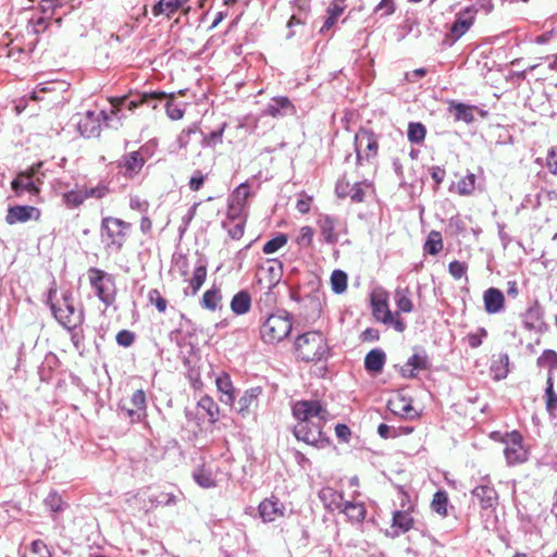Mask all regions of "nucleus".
<instances>
[{"instance_id": "obj_1", "label": "nucleus", "mask_w": 557, "mask_h": 557, "mask_svg": "<svg viewBox=\"0 0 557 557\" xmlns=\"http://www.w3.org/2000/svg\"><path fill=\"white\" fill-rule=\"evenodd\" d=\"M293 414L298 420L293 430L298 441L317 448H323L329 444L322 426L323 422L329 420L330 413L320 401H296L293 406Z\"/></svg>"}, {"instance_id": "obj_2", "label": "nucleus", "mask_w": 557, "mask_h": 557, "mask_svg": "<svg viewBox=\"0 0 557 557\" xmlns=\"http://www.w3.org/2000/svg\"><path fill=\"white\" fill-rule=\"evenodd\" d=\"M290 331L292 318L282 310L265 317L260 326V336L264 343L275 344L287 337Z\"/></svg>"}, {"instance_id": "obj_3", "label": "nucleus", "mask_w": 557, "mask_h": 557, "mask_svg": "<svg viewBox=\"0 0 557 557\" xmlns=\"http://www.w3.org/2000/svg\"><path fill=\"white\" fill-rule=\"evenodd\" d=\"M297 356L306 361H319L327 352V345L320 332H308L297 337L295 342Z\"/></svg>"}, {"instance_id": "obj_4", "label": "nucleus", "mask_w": 557, "mask_h": 557, "mask_svg": "<svg viewBox=\"0 0 557 557\" xmlns=\"http://www.w3.org/2000/svg\"><path fill=\"white\" fill-rule=\"evenodd\" d=\"M131 230V223L121 219L107 216L101 221L100 236L107 249L120 251Z\"/></svg>"}, {"instance_id": "obj_5", "label": "nucleus", "mask_w": 557, "mask_h": 557, "mask_svg": "<svg viewBox=\"0 0 557 557\" xmlns=\"http://www.w3.org/2000/svg\"><path fill=\"white\" fill-rule=\"evenodd\" d=\"M50 308L58 322L69 331L77 329L84 321L83 311L76 310L74 307L71 292L63 294L60 305L51 302Z\"/></svg>"}, {"instance_id": "obj_6", "label": "nucleus", "mask_w": 557, "mask_h": 557, "mask_svg": "<svg viewBox=\"0 0 557 557\" xmlns=\"http://www.w3.org/2000/svg\"><path fill=\"white\" fill-rule=\"evenodd\" d=\"M88 275L98 298L107 306L111 305L115 299L114 277L97 268H90Z\"/></svg>"}, {"instance_id": "obj_7", "label": "nucleus", "mask_w": 557, "mask_h": 557, "mask_svg": "<svg viewBox=\"0 0 557 557\" xmlns=\"http://www.w3.org/2000/svg\"><path fill=\"white\" fill-rule=\"evenodd\" d=\"M500 443L505 445L504 455L508 466L520 465L528 460L529 453L523 445V436L520 432H506Z\"/></svg>"}, {"instance_id": "obj_8", "label": "nucleus", "mask_w": 557, "mask_h": 557, "mask_svg": "<svg viewBox=\"0 0 557 557\" xmlns=\"http://www.w3.org/2000/svg\"><path fill=\"white\" fill-rule=\"evenodd\" d=\"M377 136L368 128H360L355 135V150L357 163L362 164L363 160L370 161L377 154Z\"/></svg>"}, {"instance_id": "obj_9", "label": "nucleus", "mask_w": 557, "mask_h": 557, "mask_svg": "<svg viewBox=\"0 0 557 557\" xmlns=\"http://www.w3.org/2000/svg\"><path fill=\"white\" fill-rule=\"evenodd\" d=\"M251 196L248 182L238 185L228 197L227 218L236 221L246 218L248 198Z\"/></svg>"}, {"instance_id": "obj_10", "label": "nucleus", "mask_w": 557, "mask_h": 557, "mask_svg": "<svg viewBox=\"0 0 557 557\" xmlns=\"http://www.w3.org/2000/svg\"><path fill=\"white\" fill-rule=\"evenodd\" d=\"M165 94L164 92H152V94H145L141 96H138L136 99H128L127 97H121V98H112L110 100L111 103V110L110 113L112 115L119 114L123 109H127L129 111L137 108L140 103H147L150 104L153 109L157 108V101L164 99Z\"/></svg>"}, {"instance_id": "obj_11", "label": "nucleus", "mask_w": 557, "mask_h": 557, "mask_svg": "<svg viewBox=\"0 0 557 557\" xmlns=\"http://www.w3.org/2000/svg\"><path fill=\"white\" fill-rule=\"evenodd\" d=\"M369 187L370 184L366 181L350 183L346 176H343L336 183L335 193L339 198H350L354 202H362Z\"/></svg>"}, {"instance_id": "obj_12", "label": "nucleus", "mask_w": 557, "mask_h": 557, "mask_svg": "<svg viewBox=\"0 0 557 557\" xmlns=\"http://www.w3.org/2000/svg\"><path fill=\"white\" fill-rule=\"evenodd\" d=\"M40 166L41 163L33 165L27 171L18 173L12 181L11 186L16 196H21L24 193H29L30 195H37L39 193L37 185L38 180L35 181L34 176Z\"/></svg>"}, {"instance_id": "obj_13", "label": "nucleus", "mask_w": 557, "mask_h": 557, "mask_svg": "<svg viewBox=\"0 0 557 557\" xmlns=\"http://www.w3.org/2000/svg\"><path fill=\"white\" fill-rule=\"evenodd\" d=\"M101 119L108 120L109 115L104 111L99 113L87 111L77 122L79 133L87 138L98 136L100 134Z\"/></svg>"}, {"instance_id": "obj_14", "label": "nucleus", "mask_w": 557, "mask_h": 557, "mask_svg": "<svg viewBox=\"0 0 557 557\" xmlns=\"http://www.w3.org/2000/svg\"><path fill=\"white\" fill-rule=\"evenodd\" d=\"M40 219V211L33 206H14L8 209L5 222L9 225L16 223H25L29 220L38 221Z\"/></svg>"}, {"instance_id": "obj_15", "label": "nucleus", "mask_w": 557, "mask_h": 557, "mask_svg": "<svg viewBox=\"0 0 557 557\" xmlns=\"http://www.w3.org/2000/svg\"><path fill=\"white\" fill-rule=\"evenodd\" d=\"M69 85L64 81H51L41 83L37 86V88L30 94V99L34 101H44V95H50V101H55L59 99V95L67 90Z\"/></svg>"}, {"instance_id": "obj_16", "label": "nucleus", "mask_w": 557, "mask_h": 557, "mask_svg": "<svg viewBox=\"0 0 557 557\" xmlns=\"http://www.w3.org/2000/svg\"><path fill=\"white\" fill-rule=\"evenodd\" d=\"M411 398L398 393L394 398L387 403V408L396 416L404 419H416L419 417L418 411L411 405Z\"/></svg>"}, {"instance_id": "obj_17", "label": "nucleus", "mask_w": 557, "mask_h": 557, "mask_svg": "<svg viewBox=\"0 0 557 557\" xmlns=\"http://www.w3.org/2000/svg\"><path fill=\"white\" fill-rule=\"evenodd\" d=\"M473 499L478 500L480 507L484 510L496 508L498 504V494L496 490L488 484H483L472 490Z\"/></svg>"}, {"instance_id": "obj_18", "label": "nucleus", "mask_w": 557, "mask_h": 557, "mask_svg": "<svg viewBox=\"0 0 557 557\" xmlns=\"http://www.w3.org/2000/svg\"><path fill=\"white\" fill-rule=\"evenodd\" d=\"M262 393V388L251 387L247 389L238 399L235 410L243 417H247L252 410L258 408L259 396Z\"/></svg>"}, {"instance_id": "obj_19", "label": "nucleus", "mask_w": 557, "mask_h": 557, "mask_svg": "<svg viewBox=\"0 0 557 557\" xmlns=\"http://www.w3.org/2000/svg\"><path fill=\"white\" fill-rule=\"evenodd\" d=\"M258 511L264 522H273L284 516L285 506L277 498L271 497L259 504Z\"/></svg>"}, {"instance_id": "obj_20", "label": "nucleus", "mask_w": 557, "mask_h": 557, "mask_svg": "<svg viewBox=\"0 0 557 557\" xmlns=\"http://www.w3.org/2000/svg\"><path fill=\"white\" fill-rule=\"evenodd\" d=\"M474 8L469 7L456 15V20L450 27L451 36L455 39L460 38L472 26L474 21Z\"/></svg>"}, {"instance_id": "obj_21", "label": "nucleus", "mask_w": 557, "mask_h": 557, "mask_svg": "<svg viewBox=\"0 0 557 557\" xmlns=\"http://www.w3.org/2000/svg\"><path fill=\"white\" fill-rule=\"evenodd\" d=\"M484 309L488 314H495L504 310L505 296L495 287L487 288L483 294Z\"/></svg>"}, {"instance_id": "obj_22", "label": "nucleus", "mask_w": 557, "mask_h": 557, "mask_svg": "<svg viewBox=\"0 0 557 557\" xmlns=\"http://www.w3.org/2000/svg\"><path fill=\"white\" fill-rule=\"evenodd\" d=\"M295 113V107L287 97L272 98L264 109V114L278 117Z\"/></svg>"}, {"instance_id": "obj_23", "label": "nucleus", "mask_w": 557, "mask_h": 557, "mask_svg": "<svg viewBox=\"0 0 557 557\" xmlns=\"http://www.w3.org/2000/svg\"><path fill=\"white\" fill-rule=\"evenodd\" d=\"M317 224L325 243L334 245L338 242V235L335 232L337 220L327 214L319 215Z\"/></svg>"}, {"instance_id": "obj_24", "label": "nucleus", "mask_w": 557, "mask_h": 557, "mask_svg": "<svg viewBox=\"0 0 557 557\" xmlns=\"http://www.w3.org/2000/svg\"><path fill=\"white\" fill-rule=\"evenodd\" d=\"M373 315L377 321L387 323L392 320V311L389 310L387 297L384 294H373L371 297Z\"/></svg>"}, {"instance_id": "obj_25", "label": "nucleus", "mask_w": 557, "mask_h": 557, "mask_svg": "<svg viewBox=\"0 0 557 557\" xmlns=\"http://www.w3.org/2000/svg\"><path fill=\"white\" fill-rule=\"evenodd\" d=\"M319 498L325 509L334 511L343 506V495L334 488L326 486L319 492Z\"/></svg>"}, {"instance_id": "obj_26", "label": "nucleus", "mask_w": 557, "mask_h": 557, "mask_svg": "<svg viewBox=\"0 0 557 557\" xmlns=\"http://www.w3.org/2000/svg\"><path fill=\"white\" fill-rule=\"evenodd\" d=\"M215 385L218 391L222 394L221 401L226 405H233L234 397V387L232 380L228 374L222 373L215 379Z\"/></svg>"}, {"instance_id": "obj_27", "label": "nucleus", "mask_w": 557, "mask_h": 557, "mask_svg": "<svg viewBox=\"0 0 557 557\" xmlns=\"http://www.w3.org/2000/svg\"><path fill=\"white\" fill-rule=\"evenodd\" d=\"M543 309L535 301L523 314V324L527 330H540L543 324Z\"/></svg>"}, {"instance_id": "obj_28", "label": "nucleus", "mask_w": 557, "mask_h": 557, "mask_svg": "<svg viewBox=\"0 0 557 557\" xmlns=\"http://www.w3.org/2000/svg\"><path fill=\"white\" fill-rule=\"evenodd\" d=\"M260 274H265L270 287H275L283 275V264L277 260H269L260 268Z\"/></svg>"}, {"instance_id": "obj_29", "label": "nucleus", "mask_w": 557, "mask_h": 557, "mask_svg": "<svg viewBox=\"0 0 557 557\" xmlns=\"http://www.w3.org/2000/svg\"><path fill=\"white\" fill-rule=\"evenodd\" d=\"M385 361L386 355L382 349H372L364 358V368L368 372L380 373Z\"/></svg>"}, {"instance_id": "obj_30", "label": "nucleus", "mask_w": 557, "mask_h": 557, "mask_svg": "<svg viewBox=\"0 0 557 557\" xmlns=\"http://www.w3.org/2000/svg\"><path fill=\"white\" fill-rule=\"evenodd\" d=\"M341 511L351 522L360 523L364 520L367 510L363 503L345 502L341 508Z\"/></svg>"}, {"instance_id": "obj_31", "label": "nucleus", "mask_w": 557, "mask_h": 557, "mask_svg": "<svg viewBox=\"0 0 557 557\" xmlns=\"http://www.w3.org/2000/svg\"><path fill=\"white\" fill-rule=\"evenodd\" d=\"M250 307L251 297L247 290L238 292L231 300V309L237 315L247 313L250 310Z\"/></svg>"}, {"instance_id": "obj_32", "label": "nucleus", "mask_w": 557, "mask_h": 557, "mask_svg": "<svg viewBox=\"0 0 557 557\" xmlns=\"http://www.w3.org/2000/svg\"><path fill=\"white\" fill-rule=\"evenodd\" d=\"M207 277V267L205 263L199 262V264L195 268L191 278L189 280V289L185 290V295L195 296L200 287L203 285Z\"/></svg>"}, {"instance_id": "obj_33", "label": "nucleus", "mask_w": 557, "mask_h": 557, "mask_svg": "<svg viewBox=\"0 0 557 557\" xmlns=\"http://www.w3.org/2000/svg\"><path fill=\"white\" fill-rule=\"evenodd\" d=\"M147 498L150 506L146 508V511H149L159 506H174L177 503V496L172 492H160L157 495L151 494L148 495Z\"/></svg>"}, {"instance_id": "obj_34", "label": "nucleus", "mask_w": 557, "mask_h": 557, "mask_svg": "<svg viewBox=\"0 0 557 557\" xmlns=\"http://www.w3.org/2000/svg\"><path fill=\"white\" fill-rule=\"evenodd\" d=\"M393 528L406 533L413 527V519L408 510H397L393 515Z\"/></svg>"}, {"instance_id": "obj_35", "label": "nucleus", "mask_w": 557, "mask_h": 557, "mask_svg": "<svg viewBox=\"0 0 557 557\" xmlns=\"http://www.w3.org/2000/svg\"><path fill=\"white\" fill-rule=\"evenodd\" d=\"M145 160L138 151L131 152L124 157L125 172L128 176L137 174L144 166Z\"/></svg>"}, {"instance_id": "obj_36", "label": "nucleus", "mask_w": 557, "mask_h": 557, "mask_svg": "<svg viewBox=\"0 0 557 557\" xmlns=\"http://www.w3.org/2000/svg\"><path fill=\"white\" fill-rule=\"evenodd\" d=\"M273 287L268 288L267 292H264L259 299L256 302V307L260 312H264L268 317L270 313V310L273 309L276 305V295L272 290Z\"/></svg>"}, {"instance_id": "obj_37", "label": "nucleus", "mask_w": 557, "mask_h": 557, "mask_svg": "<svg viewBox=\"0 0 557 557\" xmlns=\"http://www.w3.org/2000/svg\"><path fill=\"white\" fill-rule=\"evenodd\" d=\"M221 292L216 287L208 289L201 299V306L210 311H215L221 302Z\"/></svg>"}, {"instance_id": "obj_38", "label": "nucleus", "mask_w": 557, "mask_h": 557, "mask_svg": "<svg viewBox=\"0 0 557 557\" xmlns=\"http://www.w3.org/2000/svg\"><path fill=\"white\" fill-rule=\"evenodd\" d=\"M509 357L507 354H500L497 360H494L491 366V371L495 380H503L508 375Z\"/></svg>"}, {"instance_id": "obj_39", "label": "nucleus", "mask_w": 557, "mask_h": 557, "mask_svg": "<svg viewBox=\"0 0 557 557\" xmlns=\"http://www.w3.org/2000/svg\"><path fill=\"white\" fill-rule=\"evenodd\" d=\"M199 409L203 410L209 418V421L214 423L219 416V406L210 396H202L198 401Z\"/></svg>"}, {"instance_id": "obj_40", "label": "nucleus", "mask_w": 557, "mask_h": 557, "mask_svg": "<svg viewBox=\"0 0 557 557\" xmlns=\"http://www.w3.org/2000/svg\"><path fill=\"white\" fill-rule=\"evenodd\" d=\"M426 135L425 126L420 122H410L408 125L407 137L412 144L420 145L424 141Z\"/></svg>"}, {"instance_id": "obj_41", "label": "nucleus", "mask_w": 557, "mask_h": 557, "mask_svg": "<svg viewBox=\"0 0 557 557\" xmlns=\"http://www.w3.org/2000/svg\"><path fill=\"white\" fill-rule=\"evenodd\" d=\"M395 301L398 310L401 312H411L413 309L412 301L410 299V290L408 288L398 287L395 290Z\"/></svg>"}, {"instance_id": "obj_42", "label": "nucleus", "mask_w": 557, "mask_h": 557, "mask_svg": "<svg viewBox=\"0 0 557 557\" xmlns=\"http://www.w3.org/2000/svg\"><path fill=\"white\" fill-rule=\"evenodd\" d=\"M193 478L196 483L203 488H211L216 485L215 479L210 470L201 467L194 471Z\"/></svg>"}, {"instance_id": "obj_43", "label": "nucleus", "mask_w": 557, "mask_h": 557, "mask_svg": "<svg viewBox=\"0 0 557 557\" xmlns=\"http://www.w3.org/2000/svg\"><path fill=\"white\" fill-rule=\"evenodd\" d=\"M181 7V0H160L152 8L153 15L158 16L160 14H164L170 16L175 13Z\"/></svg>"}, {"instance_id": "obj_44", "label": "nucleus", "mask_w": 557, "mask_h": 557, "mask_svg": "<svg viewBox=\"0 0 557 557\" xmlns=\"http://www.w3.org/2000/svg\"><path fill=\"white\" fill-rule=\"evenodd\" d=\"M443 249V239L440 232L432 231L424 244V251L430 255H437Z\"/></svg>"}, {"instance_id": "obj_45", "label": "nucleus", "mask_w": 557, "mask_h": 557, "mask_svg": "<svg viewBox=\"0 0 557 557\" xmlns=\"http://www.w3.org/2000/svg\"><path fill=\"white\" fill-rule=\"evenodd\" d=\"M451 110L454 111L457 121L471 123L474 120L473 108L465 103H453Z\"/></svg>"}, {"instance_id": "obj_46", "label": "nucleus", "mask_w": 557, "mask_h": 557, "mask_svg": "<svg viewBox=\"0 0 557 557\" xmlns=\"http://www.w3.org/2000/svg\"><path fill=\"white\" fill-rule=\"evenodd\" d=\"M545 397H546V410L550 416H555V412L557 410V394L554 392L553 388V377L552 375H548L547 382H546V389H545Z\"/></svg>"}, {"instance_id": "obj_47", "label": "nucleus", "mask_w": 557, "mask_h": 557, "mask_svg": "<svg viewBox=\"0 0 557 557\" xmlns=\"http://www.w3.org/2000/svg\"><path fill=\"white\" fill-rule=\"evenodd\" d=\"M475 175L472 173L467 174L460 178L456 184V191L461 196H468L472 194L475 188Z\"/></svg>"}, {"instance_id": "obj_48", "label": "nucleus", "mask_w": 557, "mask_h": 557, "mask_svg": "<svg viewBox=\"0 0 557 557\" xmlns=\"http://www.w3.org/2000/svg\"><path fill=\"white\" fill-rule=\"evenodd\" d=\"M331 285L335 294H342L347 289V274L342 270L333 271Z\"/></svg>"}, {"instance_id": "obj_49", "label": "nucleus", "mask_w": 557, "mask_h": 557, "mask_svg": "<svg viewBox=\"0 0 557 557\" xmlns=\"http://www.w3.org/2000/svg\"><path fill=\"white\" fill-rule=\"evenodd\" d=\"M537 366L547 368L550 371L557 369V352L552 349H546L537 358Z\"/></svg>"}, {"instance_id": "obj_50", "label": "nucleus", "mask_w": 557, "mask_h": 557, "mask_svg": "<svg viewBox=\"0 0 557 557\" xmlns=\"http://www.w3.org/2000/svg\"><path fill=\"white\" fill-rule=\"evenodd\" d=\"M447 493L444 491H438L433 496L432 509L438 515L445 517L447 516Z\"/></svg>"}, {"instance_id": "obj_51", "label": "nucleus", "mask_w": 557, "mask_h": 557, "mask_svg": "<svg viewBox=\"0 0 557 557\" xmlns=\"http://www.w3.org/2000/svg\"><path fill=\"white\" fill-rule=\"evenodd\" d=\"M61 21L62 18L61 17H58V18H54L52 22H51V18L50 16H40L36 20H32V23H33V32L35 34H39V33H42L45 32L46 29H48L51 25H55L57 27H60V24H61Z\"/></svg>"}, {"instance_id": "obj_52", "label": "nucleus", "mask_w": 557, "mask_h": 557, "mask_svg": "<svg viewBox=\"0 0 557 557\" xmlns=\"http://www.w3.org/2000/svg\"><path fill=\"white\" fill-rule=\"evenodd\" d=\"M64 203L69 208L79 207L86 199L83 189L70 190L63 195Z\"/></svg>"}, {"instance_id": "obj_53", "label": "nucleus", "mask_w": 557, "mask_h": 557, "mask_svg": "<svg viewBox=\"0 0 557 557\" xmlns=\"http://www.w3.org/2000/svg\"><path fill=\"white\" fill-rule=\"evenodd\" d=\"M287 243V236L285 234H280L276 237L268 240L262 248V251L265 255L274 253L280 248H282Z\"/></svg>"}, {"instance_id": "obj_54", "label": "nucleus", "mask_w": 557, "mask_h": 557, "mask_svg": "<svg viewBox=\"0 0 557 557\" xmlns=\"http://www.w3.org/2000/svg\"><path fill=\"white\" fill-rule=\"evenodd\" d=\"M120 413L124 417L128 418L131 422H139L146 416L145 412L134 408L133 406H127L126 403H123L119 406Z\"/></svg>"}, {"instance_id": "obj_55", "label": "nucleus", "mask_w": 557, "mask_h": 557, "mask_svg": "<svg viewBox=\"0 0 557 557\" xmlns=\"http://www.w3.org/2000/svg\"><path fill=\"white\" fill-rule=\"evenodd\" d=\"M148 300L153 305L160 313H164L168 308V301L162 297L161 293L153 288L148 293Z\"/></svg>"}, {"instance_id": "obj_56", "label": "nucleus", "mask_w": 557, "mask_h": 557, "mask_svg": "<svg viewBox=\"0 0 557 557\" xmlns=\"http://www.w3.org/2000/svg\"><path fill=\"white\" fill-rule=\"evenodd\" d=\"M407 367H411L414 371L429 369L430 364L428 356L425 354L412 355L407 361Z\"/></svg>"}, {"instance_id": "obj_57", "label": "nucleus", "mask_w": 557, "mask_h": 557, "mask_svg": "<svg viewBox=\"0 0 557 557\" xmlns=\"http://www.w3.org/2000/svg\"><path fill=\"white\" fill-rule=\"evenodd\" d=\"M62 0H41L40 10L44 16H50V18H52V16L55 14V11L62 8Z\"/></svg>"}, {"instance_id": "obj_58", "label": "nucleus", "mask_w": 557, "mask_h": 557, "mask_svg": "<svg viewBox=\"0 0 557 557\" xmlns=\"http://www.w3.org/2000/svg\"><path fill=\"white\" fill-rule=\"evenodd\" d=\"M395 10V0H381L374 8V13L380 14L381 17H386L392 15Z\"/></svg>"}, {"instance_id": "obj_59", "label": "nucleus", "mask_w": 557, "mask_h": 557, "mask_svg": "<svg viewBox=\"0 0 557 557\" xmlns=\"http://www.w3.org/2000/svg\"><path fill=\"white\" fill-rule=\"evenodd\" d=\"M83 191L85 195V199H88V198L101 199L109 194V188L104 184H98L95 187L84 188Z\"/></svg>"}, {"instance_id": "obj_60", "label": "nucleus", "mask_w": 557, "mask_h": 557, "mask_svg": "<svg viewBox=\"0 0 557 557\" xmlns=\"http://www.w3.org/2000/svg\"><path fill=\"white\" fill-rule=\"evenodd\" d=\"M313 230L310 226H302L297 236V244L301 247H309L312 244Z\"/></svg>"}, {"instance_id": "obj_61", "label": "nucleus", "mask_w": 557, "mask_h": 557, "mask_svg": "<svg viewBox=\"0 0 557 557\" xmlns=\"http://www.w3.org/2000/svg\"><path fill=\"white\" fill-rule=\"evenodd\" d=\"M468 270V265L465 262H460L458 260H454L448 265L449 274L456 278L459 280L462 276L466 275Z\"/></svg>"}, {"instance_id": "obj_62", "label": "nucleus", "mask_w": 557, "mask_h": 557, "mask_svg": "<svg viewBox=\"0 0 557 557\" xmlns=\"http://www.w3.org/2000/svg\"><path fill=\"white\" fill-rule=\"evenodd\" d=\"M224 126L225 125L223 124L219 129L211 132L209 135H205L202 139L203 145L214 147L222 143Z\"/></svg>"}, {"instance_id": "obj_63", "label": "nucleus", "mask_w": 557, "mask_h": 557, "mask_svg": "<svg viewBox=\"0 0 557 557\" xmlns=\"http://www.w3.org/2000/svg\"><path fill=\"white\" fill-rule=\"evenodd\" d=\"M45 504L47 507L50 508L51 511H61L63 510V502H62V498L61 496L55 493V492H51L49 493V495L46 497L45 499Z\"/></svg>"}, {"instance_id": "obj_64", "label": "nucleus", "mask_w": 557, "mask_h": 557, "mask_svg": "<svg viewBox=\"0 0 557 557\" xmlns=\"http://www.w3.org/2000/svg\"><path fill=\"white\" fill-rule=\"evenodd\" d=\"M32 552L37 557H52L51 550L47 544L41 540H36L32 543Z\"/></svg>"}]
</instances>
